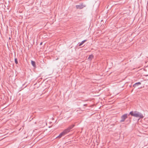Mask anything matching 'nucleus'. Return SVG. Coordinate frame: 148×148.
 Segmentation results:
<instances>
[{
	"label": "nucleus",
	"mask_w": 148,
	"mask_h": 148,
	"mask_svg": "<svg viewBox=\"0 0 148 148\" xmlns=\"http://www.w3.org/2000/svg\"><path fill=\"white\" fill-rule=\"evenodd\" d=\"M74 126V125H72L70 126L67 129H65L56 138H61L63 136L65 135L70 132Z\"/></svg>",
	"instance_id": "nucleus-1"
},
{
	"label": "nucleus",
	"mask_w": 148,
	"mask_h": 148,
	"mask_svg": "<svg viewBox=\"0 0 148 148\" xmlns=\"http://www.w3.org/2000/svg\"><path fill=\"white\" fill-rule=\"evenodd\" d=\"M131 115L136 117L140 118H143L144 117L143 114L140 112L137 111H131L130 112L129 114L128 115L129 116Z\"/></svg>",
	"instance_id": "nucleus-2"
},
{
	"label": "nucleus",
	"mask_w": 148,
	"mask_h": 148,
	"mask_svg": "<svg viewBox=\"0 0 148 148\" xmlns=\"http://www.w3.org/2000/svg\"><path fill=\"white\" fill-rule=\"evenodd\" d=\"M127 117V114L123 115L121 117V120L120 121L121 122H123L125 121V119Z\"/></svg>",
	"instance_id": "nucleus-3"
},
{
	"label": "nucleus",
	"mask_w": 148,
	"mask_h": 148,
	"mask_svg": "<svg viewBox=\"0 0 148 148\" xmlns=\"http://www.w3.org/2000/svg\"><path fill=\"white\" fill-rule=\"evenodd\" d=\"M84 6H83L82 4L76 5V7L77 9H80L83 8Z\"/></svg>",
	"instance_id": "nucleus-4"
},
{
	"label": "nucleus",
	"mask_w": 148,
	"mask_h": 148,
	"mask_svg": "<svg viewBox=\"0 0 148 148\" xmlns=\"http://www.w3.org/2000/svg\"><path fill=\"white\" fill-rule=\"evenodd\" d=\"M141 84V83L140 82H137L134 84L133 85V86L134 88H135L136 87L138 86V85H140Z\"/></svg>",
	"instance_id": "nucleus-5"
},
{
	"label": "nucleus",
	"mask_w": 148,
	"mask_h": 148,
	"mask_svg": "<svg viewBox=\"0 0 148 148\" xmlns=\"http://www.w3.org/2000/svg\"><path fill=\"white\" fill-rule=\"evenodd\" d=\"M86 41V40H84L82 41L81 43H79V46H80L81 45H82L83 43H84Z\"/></svg>",
	"instance_id": "nucleus-6"
},
{
	"label": "nucleus",
	"mask_w": 148,
	"mask_h": 148,
	"mask_svg": "<svg viewBox=\"0 0 148 148\" xmlns=\"http://www.w3.org/2000/svg\"><path fill=\"white\" fill-rule=\"evenodd\" d=\"M93 57V56L92 55H90L89 56L88 58V59H89L90 60H91L92 59Z\"/></svg>",
	"instance_id": "nucleus-7"
},
{
	"label": "nucleus",
	"mask_w": 148,
	"mask_h": 148,
	"mask_svg": "<svg viewBox=\"0 0 148 148\" xmlns=\"http://www.w3.org/2000/svg\"><path fill=\"white\" fill-rule=\"evenodd\" d=\"M31 64H32V65L34 67L35 66H36L35 62L34 61L32 60L31 61Z\"/></svg>",
	"instance_id": "nucleus-8"
},
{
	"label": "nucleus",
	"mask_w": 148,
	"mask_h": 148,
	"mask_svg": "<svg viewBox=\"0 0 148 148\" xmlns=\"http://www.w3.org/2000/svg\"><path fill=\"white\" fill-rule=\"evenodd\" d=\"M15 62L16 64H18V61L17 58L15 59Z\"/></svg>",
	"instance_id": "nucleus-9"
},
{
	"label": "nucleus",
	"mask_w": 148,
	"mask_h": 148,
	"mask_svg": "<svg viewBox=\"0 0 148 148\" xmlns=\"http://www.w3.org/2000/svg\"><path fill=\"white\" fill-rule=\"evenodd\" d=\"M145 84L146 85V86H148V81H146L145 82Z\"/></svg>",
	"instance_id": "nucleus-10"
},
{
	"label": "nucleus",
	"mask_w": 148,
	"mask_h": 148,
	"mask_svg": "<svg viewBox=\"0 0 148 148\" xmlns=\"http://www.w3.org/2000/svg\"><path fill=\"white\" fill-rule=\"evenodd\" d=\"M84 106H87V104H85L84 105Z\"/></svg>",
	"instance_id": "nucleus-11"
},
{
	"label": "nucleus",
	"mask_w": 148,
	"mask_h": 148,
	"mask_svg": "<svg viewBox=\"0 0 148 148\" xmlns=\"http://www.w3.org/2000/svg\"><path fill=\"white\" fill-rule=\"evenodd\" d=\"M42 42H41L40 44V45H42Z\"/></svg>",
	"instance_id": "nucleus-12"
},
{
	"label": "nucleus",
	"mask_w": 148,
	"mask_h": 148,
	"mask_svg": "<svg viewBox=\"0 0 148 148\" xmlns=\"http://www.w3.org/2000/svg\"><path fill=\"white\" fill-rule=\"evenodd\" d=\"M11 38H9V40H11Z\"/></svg>",
	"instance_id": "nucleus-13"
}]
</instances>
